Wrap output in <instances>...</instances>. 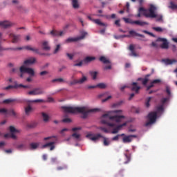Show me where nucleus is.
<instances>
[{
	"instance_id": "nucleus-9",
	"label": "nucleus",
	"mask_w": 177,
	"mask_h": 177,
	"mask_svg": "<svg viewBox=\"0 0 177 177\" xmlns=\"http://www.w3.org/2000/svg\"><path fill=\"white\" fill-rule=\"evenodd\" d=\"M20 72L21 73H28L29 75H30L31 76H34L35 75V72L33 71V69H32V68H26L24 66H21L20 67Z\"/></svg>"
},
{
	"instance_id": "nucleus-22",
	"label": "nucleus",
	"mask_w": 177,
	"mask_h": 177,
	"mask_svg": "<svg viewBox=\"0 0 177 177\" xmlns=\"http://www.w3.org/2000/svg\"><path fill=\"white\" fill-rule=\"evenodd\" d=\"M129 34L130 35V36H132V37L138 36V37H140V38H145V35L138 33L135 30L129 31Z\"/></svg>"
},
{
	"instance_id": "nucleus-49",
	"label": "nucleus",
	"mask_w": 177,
	"mask_h": 177,
	"mask_svg": "<svg viewBox=\"0 0 177 177\" xmlns=\"http://www.w3.org/2000/svg\"><path fill=\"white\" fill-rule=\"evenodd\" d=\"M130 57H139V55L136 53L135 50L131 51V53L129 54Z\"/></svg>"
},
{
	"instance_id": "nucleus-43",
	"label": "nucleus",
	"mask_w": 177,
	"mask_h": 177,
	"mask_svg": "<svg viewBox=\"0 0 177 177\" xmlns=\"http://www.w3.org/2000/svg\"><path fill=\"white\" fill-rule=\"evenodd\" d=\"M165 92L167 93L169 97L171 96V88L169 86H166Z\"/></svg>"
},
{
	"instance_id": "nucleus-34",
	"label": "nucleus",
	"mask_w": 177,
	"mask_h": 177,
	"mask_svg": "<svg viewBox=\"0 0 177 177\" xmlns=\"http://www.w3.org/2000/svg\"><path fill=\"white\" fill-rule=\"evenodd\" d=\"M41 115H42L44 121L46 122H48V120H49V119H50L49 115H48L47 113H44V112H43V113H41Z\"/></svg>"
},
{
	"instance_id": "nucleus-15",
	"label": "nucleus",
	"mask_w": 177,
	"mask_h": 177,
	"mask_svg": "<svg viewBox=\"0 0 177 177\" xmlns=\"http://www.w3.org/2000/svg\"><path fill=\"white\" fill-rule=\"evenodd\" d=\"M87 18L90 21L95 23L96 24H97L100 26H107V25L106 24H104V23L101 22L100 19H93L90 16H88Z\"/></svg>"
},
{
	"instance_id": "nucleus-25",
	"label": "nucleus",
	"mask_w": 177,
	"mask_h": 177,
	"mask_svg": "<svg viewBox=\"0 0 177 177\" xmlns=\"http://www.w3.org/2000/svg\"><path fill=\"white\" fill-rule=\"evenodd\" d=\"M40 145V142H32L29 145V147L31 150L37 149Z\"/></svg>"
},
{
	"instance_id": "nucleus-39",
	"label": "nucleus",
	"mask_w": 177,
	"mask_h": 177,
	"mask_svg": "<svg viewBox=\"0 0 177 177\" xmlns=\"http://www.w3.org/2000/svg\"><path fill=\"white\" fill-rule=\"evenodd\" d=\"M51 82H53V83H55V82L62 83V82H64V80L63 78H57V79H54V80H51Z\"/></svg>"
},
{
	"instance_id": "nucleus-13",
	"label": "nucleus",
	"mask_w": 177,
	"mask_h": 177,
	"mask_svg": "<svg viewBox=\"0 0 177 177\" xmlns=\"http://www.w3.org/2000/svg\"><path fill=\"white\" fill-rule=\"evenodd\" d=\"M34 112V108L30 105H28L25 107V114L26 116H30Z\"/></svg>"
},
{
	"instance_id": "nucleus-45",
	"label": "nucleus",
	"mask_w": 177,
	"mask_h": 177,
	"mask_svg": "<svg viewBox=\"0 0 177 177\" xmlns=\"http://www.w3.org/2000/svg\"><path fill=\"white\" fill-rule=\"evenodd\" d=\"M87 34L88 33L86 32H82V35L80 37H77L78 40L80 41L81 39H84V38H85V36H86Z\"/></svg>"
},
{
	"instance_id": "nucleus-53",
	"label": "nucleus",
	"mask_w": 177,
	"mask_h": 177,
	"mask_svg": "<svg viewBox=\"0 0 177 177\" xmlns=\"http://www.w3.org/2000/svg\"><path fill=\"white\" fill-rule=\"evenodd\" d=\"M28 94L29 95H37L36 91L35 90V88L29 92H28Z\"/></svg>"
},
{
	"instance_id": "nucleus-26",
	"label": "nucleus",
	"mask_w": 177,
	"mask_h": 177,
	"mask_svg": "<svg viewBox=\"0 0 177 177\" xmlns=\"http://www.w3.org/2000/svg\"><path fill=\"white\" fill-rule=\"evenodd\" d=\"M162 62H164L167 65L173 64L174 63L176 62V59H162Z\"/></svg>"
},
{
	"instance_id": "nucleus-33",
	"label": "nucleus",
	"mask_w": 177,
	"mask_h": 177,
	"mask_svg": "<svg viewBox=\"0 0 177 177\" xmlns=\"http://www.w3.org/2000/svg\"><path fill=\"white\" fill-rule=\"evenodd\" d=\"M4 138H12L14 140L17 139V136L15 134H14V133H11V134L7 133V134H4Z\"/></svg>"
},
{
	"instance_id": "nucleus-11",
	"label": "nucleus",
	"mask_w": 177,
	"mask_h": 177,
	"mask_svg": "<svg viewBox=\"0 0 177 177\" xmlns=\"http://www.w3.org/2000/svg\"><path fill=\"white\" fill-rule=\"evenodd\" d=\"M87 78L86 77L82 75V77L80 80H75L73 82H71V85H75V84H84V82H86Z\"/></svg>"
},
{
	"instance_id": "nucleus-3",
	"label": "nucleus",
	"mask_w": 177,
	"mask_h": 177,
	"mask_svg": "<svg viewBox=\"0 0 177 177\" xmlns=\"http://www.w3.org/2000/svg\"><path fill=\"white\" fill-rule=\"evenodd\" d=\"M86 138L90 139L92 141H96L99 138H102L104 139V145L107 147L111 144V142L109 138H106L105 137H103L102 134H95V136H93V134H87Z\"/></svg>"
},
{
	"instance_id": "nucleus-54",
	"label": "nucleus",
	"mask_w": 177,
	"mask_h": 177,
	"mask_svg": "<svg viewBox=\"0 0 177 177\" xmlns=\"http://www.w3.org/2000/svg\"><path fill=\"white\" fill-rule=\"evenodd\" d=\"M99 129H100L101 131H104V133H109V130H108L107 128H106V127H100Z\"/></svg>"
},
{
	"instance_id": "nucleus-28",
	"label": "nucleus",
	"mask_w": 177,
	"mask_h": 177,
	"mask_svg": "<svg viewBox=\"0 0 177 177\" xmlns=\"http://www.w3.org/2000/svg\"><path fill=\"white\" fill-rule=\"evenodd\" d=\"M72 6L74 9H79L80 3L78 0H72Z\"/></svg>"
},
{
	"instance_id": "nucleus-41",
	"label": "nucleus",
	"mask_w": 177,
	"mask_h": 177,
	"mask_svg": "<svg viewBox=\"0 0 177 177\" xmlns=\"http://www.w3.org/2000/svg\"><path fill=\"white\" fill-rule=\"evenodd\" d=\"M17 148L19 150H26V144H20V145H17Z\"/></svg>"
},
{
	"instance_id": "nucleus-52",
	"label": "nucleus",
	"mask_w": 177,
	"mask_h": 177,
	"mask_svg": "<svg viewBox=\"0 0 177 177\" xmlns=\"http://www.w3.org/2000/svg\"><path fill=\"white\" fill-rule=\"evenodd\" d=\"M119 131H120L119 129L116 127L113 128V130H112L111 133L112 134L118 133Z\"/></svg>"
},
{
	"instance_id": "nucleus-58",
	"label": "nucleus",
	"mask_w": 177,
	"mask_h": 177,
	"mask_svg": "<svg viewBox=\"0 0 177 177\" xmlns=\"http://www.w3.org/2000/svg\"><path fill=\"white\" fill-rule=\"evenodd\" d=\"M66 56L69 58L70 60H73V57H74V55L73 54H71L67 53H66Z\"/></svg>"
},
{
	"instance_id": "nucleus-60",
	"label": "nucleus",
	"mask_w": 177,
	"mask_h": 177,
	"mask_svg": "<svg viewBox=\"0 0 177 177\" xmlns=\"http://www.w3.org/2000/svg\"><path fill=\"white\" fill-rule=\"evenodd\" d=\"M149 82L148 78H145V79L142 80V84H143L144 86H145V85L147 84V82Z\"/></svg>"
},
{
	"instance_id": "nucleus-17",
	"label": "nucleus",
	"mask_w": 177,
	"mask_h": 177,
	"mask_svg": "<svg viewBox=\"0 0 177 177\" xmlns=\"http://www.w3.org/2000/svg\"><path fill=\"white\" fill-rule=\"evenodd\" d=\"M42 49L45 51H50V46L49 45L48 41H44L42 42Z\"/></svg>"
},
{
	"instance_id": "nucleus-32",
	"label": "nucleus",
	"mask_w": 177,
	"mask_h": 177,
	"mask_svg": "<svg viewBox=\"0 0 177 177\" xmlns=\"http://www.w3.org/2000/svg\"><path fill=\"white\" fill-rule=\"evenodd\" d=\"M77 41H79L78 37L76 38H73V37H69L66 40V42H67L68 44L71 43V42H77Z\"/></svg>"
},
{
	"instance_id": "nucleus-56",
	"label": "nucleus",
	"mask_w": 177,
	"mask_h": 177,
	"mask_svg": "<svg viewBox=\"0 0 177 177\" xmlns=\"http://www.w3.org/2000/svg\"><path fill=\"white\" fill-rule=\"evenodd\" d=\"M129 11H130V3L127 2L126 3V12H129Z\"/></svg>"
},
{
	"instance_id": "nucleus-63",
	"label": "nucleus",
	"mask_w": 177,
	"mask_h": 177,
	"mask_svg": "<svg viewBox=\"0 0 177 177\" xmlns=\"http://www.w3.org/2000/svg\"><path fill=\"white\" fill-rule=\"evenodd\" d=\"M47 74H48V71H43L42 72L40 73V75H41V76L46 75H47Z\"/></svg>"
},
{
	"instance_id": "nucleus-20",
	"label": "nucleus",
	"mask_w": 177,
	"mask_h": 177,
	"mask_svg": "<svg viewBox=\"0 0 177 177\" xmlns=\"http://www.w3.org/2000/svg\"><path fill=\"white\" fill-rule=\"evenodd\" d=\"M36 62V59L35 57H30L28 59H26L24 62V64L26 65V66H28V65H31V64H35V62Z\"/></svg>"
},
{
	"instance_id": "nucleus-5",
	"label": "nucleus",
	"mask_w": 177,
	"mask_h": 177,
	"mask_svg": "<svg viewBox=\"0 0 177 177\" xmlns=\"http://www.w3.org/2000/svg\"><path fill=\"white\" fill-rule=\"evenodd\" d=\"M0 113L3 114L6 116H13L15 118H17L18 115V113L12 109L8 110L6 108L0 109Z\"/></svg>"
},
{
	"instance_id": "nucleus-18",
	"label": "nucleus",
	"mask_w": 177,
	"mask_h": 177,
	"mask_svg": "<svg viewBox=\"0 0 177 177\" xmlns=\"http://www.w3.org/2000/svg\"><path fill=\"white\" fill-rule=\"evenodd\" d=\"M55 142H51L46 143V145L42 146V148L44 149V148H46V147H50V151H53L55 148Z\"/></svg>"
},
{
	"instance_id": "nucleus-44",
	"label": "nucleus",
	"mask_w": 177,
	"mask_h": 177,
	"mask_svg": "<svg viewBox=\"0 0 177 177\" xmlns=\"http://www.w3.org/2000/svg\"><path fill=\"white\" fill-rule=\"evenodd\" d=\"M127 124V122H123L122 124H120L119 125H117L116 127H118V129L120 131L122 130V127H126Z\"/></svg>"
},
{
	"instance_id": "nucleus-48",
	"label": "nucleus",
	"mask_w": 177,
	"mask_h": 177,
	"mask_svg": "<svg viewBox=\"0 0 177 177\" xmlns=\"http://www.w3.org/2000/svg\"><path fill=\"white\" fill-rule=\"evenodd\" d=\"M73 138H74L75 139L79 140L80 138V134H77V133H73V134H72L71 136Z\"/></svg>"
},
{
	"instance_id": "nucleus-59",
	"label": "nucleus",
	"mask_w": 177,
	"mask_h": 177,
	"mask_svg": "<svg viewBox=\"0 0 177 177\" xmlns=\"http://www.w3.org/2000/svg\"><path fill=\"white\" fill-rule=\"evenodd\" d=\"M120 136L119 134H117L116 136L112 138V141H118Z\"/></svg>"
},
{
	"instance_id": "nucleus-61",
	"label": "nucleus",
	"mask_w": 177,
	"mask_h": 177,
	"mask_svg": "<svg viewBox=\"0 0 177 177\" xmlns=\"http://www.w3.org/2000/svg\"><path fill=\"white\" fill-rule=\"evenodd\" d=\"M142 32L145 33V34L149 35H151L152 37H155V35L153 33H151L150 32H148L147 30H142Z\"/></svg>"
},
{
	"instance_id": "nucleus-6",
	"label": "nucleus",
	"mask_w": 177,
	"mask_h": 177,
	"mask_svg": "<svg viewBox=\"0 0 177 177\" xmlns=\"http://www.w3.org/2000/svg\"><path fill=\"white\" fill-rule=\"evenodd\" d=\"M122 19L124 20V21L126 24H136V25H138V26H145V25H148L149 24L146 21H133L131 19H128V18H123Z\"/></svg>"
},
{
	"instance_id": "nucleus-38",
	"label": "nucleus",
	"mask_w": 177,
	"mask_h": 177,
	"mask_svg": "<svg viewBox=\"0 0 177 177\" xmlns=\"http://www.w3.org/2000/svg\"><path fill=\"white\" fill-rule=\"evenodd\" d=\"M97 88H100L101 89H104L107 87L106 84L104 83H100L96 85Z\"/></svg>"
},
{
	"instance_id": "nucleus-64",
	"label": "nucleus",
	"mask_w": 177,
	"mask_h": 177,
	"mask_svg": "<svg viewBox=\"0 0 177 177\" xmlns=\"http://www.w3.org/2000/svg\"><path fill=\"white\" fill-rule=\"evenodd\" d=\"M151 82H153V84H159L161 82L160 80H154L153 81H152Z\"/></svg>"
},
{
	"instance_id": "nucleus-16",
	"label": "nucleus",
	"mask_w": 177,
	"mask_h": 177,
	"mask_svg": "<svg viewBox=\"0 0 177 177\" xmlns=\"http://www.w3.org/2000/svg\"><path fill=\"white\" fill-rule=\"evenodd\" d=\"M131 86H132L131 91H135L136 93H138L141 87L138 85V83L137 82H133Z\"/></svg>"
},
{
	"instance_id": "nucleus-4",
	"label": "nucleus",
	"mask_w": 177,
	"mask_h": 177,
	"mask_svg": "<svg viewBox=\"0 0 177 177\" xmlns=\"http://www.w3.org/2000/svg\"><path fill=\"white\" fill-rule=\"evenodd\" d=\"M157 115H158V113L156 111L150 112L147 115L149 121L146 122L145 126L148 127L151 124H153L154 122H156L157 119Z\"/></svg>"
},
{
	"instance_id": "nucleus-29",
	"label": "nucleus",
	"mask_w": 177,
	"mask_h": 177,
	"mask_svg": "<svg viewBox=\"0 0 177 177\" xmlns=\"http://www.w3.org/2000/svg\"><path fill=\"white\" fill-rule=\"evenodd\" d=\"M34 89L37 95H42L45 93L44 91L41 88H35Z\"/></svg>"
},
{
	"instance_id": "nucleus-57",
	"label": "nucleus",
	"mask_w": 177,
	"mask_h": 177,
	"mask_svg": "<svg viewBox=\"0 0 177 177\" xmlns=\"http://www.w3.org/2000/svg\"><path fill=\"white\" fill-rule=\"evenodd\" d=\"M153 29L156 30V32H162L163 30L160 27H153Z\"/></svg>"
},
{
	"instance_id": "nucleus-35",
	"label": "nucleus",
	"mask_w": 177,
	"mask_h": 177,
	"mask_svg": "<svg viewBox=\"0 0 177 177\" xmlns=\"http://www.w3.org/2000/svg\"><path fill=\"white\" fill-rule=\"evenodd\" d=\"M16 100L15 99H6L3 101V103L4 104H10V103H13V102H15Z\"/></svg>"
},
{
	"instance_id": "nucleus-47",
	"label": "nucleus",
	"mask_w": 177,
	"mask_h": 177,
	"mask_svg": "<svg viewBox=\"0 0 177 177\" xmlns=\"http://www.w3.org/2000/svg\"><path fill=\"white\" fill-rule=\"evenodd\" d=\"M171 5L169 6V8L172 9V10H175L177 9V5L175 4L174 2H171L170 3Z\"/></svg>"
},
{
	"instance_id": "nucleus-1",
	"label": "nucleus",
	"mask_w": 177,
	"mask_h": 177,
	"mask_svg": "<svg viewBox=\"0 0 177 177\" xmlns=\"http://www.w3.org/2000/svg\"><path fill=\"white\" fill-rule=\"evenodd\" d=\"M61 109L66 113H72V114L81 113L82 114L81 118L83 119H86L87 116L88 115V113H94L97 111V109H93L88 110L85 106L75 107V106H61Z\"/></svg>"
},
{
	"instance_id": "nucleus-10",
	"label": "nucleus",
	"mask_w": 177,
	"mask_h": 177,
	"mask_svg": "<svg viewBox=\"0 0 177 177\" xmlns=\"http://www.w3.org/2000/svg\"><path fill=\"white\" fill-rule=\"evenodd\" d=\"M137 136L135 134H131L130 136H126L122 138V142L124 143H129L132 142V138H137Z\"/></svg>"
},
{
	"instance_id": "nucleus-27",
	"label": "nucleus",
	"mask_w": 177,
	"mask_h": 177,
	"mask_svg": "<svg viewBox=\"0 0 177 177\" xmlns=\"http://www.w3.org/2000/svg\"><path fill=\"white\" fill-rule=\"evenodd\" d=\"M100 61L104 64H111L110 60L106 59V57H104V56H101L100 57Z\"/></svg>"
},
{
	"instance_id": "nucleus-23",
	"label": "nucleus",
	"mask_w": 177,
	"mask_h": 177,
	"mask_svg": "<svg viewBox=\"0 0 177 177\" xmlns=\"http://www.w3.org/2000/svg\"><path fill=\"white\" fill-rule=\"evenodd\" d=\"M23 49L32 51V48L30 47V46H25L24 48L19 47V48H10L11 50H21Z\"/></svg>"
},
{
	"instance_id": "nucleus-12",
	"label": "nucleus",
	"mask_w": 177,
	"mask_h": 177,
	"mask_svg": "<svg viewBox=\"0 0 177 177\" xmlns=\"http://www.w3.org/2000/svg\"><path fill=\"white\" fill-rule=\"evenodd\" d=\"M157 41H158V42H163V44L161 45V48L162 49H168L169 48V44L166 39L159 37L157 39Z\"/></svg>"
},
{
	"instance_id": "nucleus-7",
	"label": "nucleus",
	"mask_w": 177,
	"mask_h": 177,
	"mask_svg": "<svg viewBox=\"0 0 177 177\" xmlns=\"http://www.w3.org/2000/svg\"><path fill=\"white\" fill-rule=\"evenodd\" d=\"M156 7L153 5H151V7L149 10V14H147V11H145V17L147 18H156L157 15L155 14Z\"/></svg>"
},
{
	"instance_id": "nucleus-21",
	"label": "nucleus",
	"mask_w": 177,
	"mask_h": 177,
	"mask_svg": "<svg viewBox=\"0 0 177 177\" xmlns=\"http://www.w3.org/2000/svg\"><path fill=\"white\" fill-rule=\"evenodd\" d=\"M145 12H148V10H146V8H143V7H140V8L138 9V13L136 17L140 18L141 17V15H143L145 16Z\"/></svg>"
},
{
	"instance_id": "nucleus-31",
	"label": "nucleus",
	"mask_w": 177,
	"mask_h": 177,
	"mask_svg": "<svg viewBox=\"0 0 177 177\" xmlns=\"http://www.w3.org/2000/svg\"><path fill=\"white\" fill-rule=\"evenodd\" d=\"M28 103H46V101L44 100H28Z\"/></svg>"
},
{
	"instance_id": "nucleus-40",
	"label": "nucleus",
	"mask_w": 177,
	"mask_h": 177,
	"mask_svg": "<svg viewBox=\"0 0 177 177\" xmlns=\"http://www.w3.org/2000/svg\"><path fill=\"white\" fill-rule=\"evenodd\" d=\"M9 130L11 133L19 132L18 130H17V129L14 126H10Z\"/></svg>"
},
{
	"instance_id": "nucleus-55",
	"label": "nucleus",
	"mask_w": 177,
	"mask_h": 177,
	"mask_svg": "<svg viewBox=\"0 0 177 177\" xmlns=\"http://www.w3.org/2000/svg\"><path fill=\"white\" fill-rule=\"evenodd\" d=\"M62 122H63L64 123H70V122H71V118H64V119L62 120Z\"/></svg>"
},
{
	"instance_id": "nucleus-62",
	"label": "nucleus",
	"mask_w": 177,
	"mask_h": 177,
	"mask_svg": "<svg viewBox=\"0 0 177 177\" xmlns=\"http://www.w3.org/2000/svg\"><path fill=\"white\" fill-rule=\"evenodd\" d=\"M154 86V84L151 82L150 85L147 87V91H149L150 88Z\"/></svg>"
},
{
	"instance_id": "nucleus-42",
	"label": "nucleus",
	"mask_w": 177,
	"mask_h": 177,
	"mask_svg": "<svg viewBox=\"0 0 177 177\" xmlns=\"http://www.w3.org/2000/svg\"><path fill=\"white\" fill-rule=\"evenodd\" d=\"M151 98H152L151 97H149L147 98L146 102H145V106L147 108H149V106H150L149 102H151Z\"/></svg>"
},
{
	"instance_id": "nucleus-19",
	"label": "nucleus",
	"mask_w": 177,
	"mask_h": 177,
	"mask_svg": "<svg viewBox=\"0 0 177 177\" xmlns=\"http://www.w3.org/2000/svg\"><path fill=\"white\" fill-rule=\"evenodd\" d=\"M50 35H51L53 37L62 36L64 35V32L53 30L51 32H50Z\"/></svg>"
},
{
	"instance_id": "nucleus-46",
	"label": "nucleus",
	"mask_w": 177,
	"mask_h": 177,
	"mask_svg": "<svg viewBox=\"0 0 177 177\" xmlns=\"http://www.w3.org/2000/svg\"><path fill=\"white\" fill-rule=\"evenodd\" d=\"M169 98H170V97H163V98H162V100H161V103H162V105H163V104H165V103L166 102H168V100H169Z\"/></svg>"
},
{
	"instance_id": "nucleus-30",
	"label": "nucleus",
	"mask_w": 177,
	"mask_h": 177,
	"mask_svg": "<svg viewBox=\"0 0 177 177\" xmlns=\"http://www.w3.org/2000/svg\"><path fill=\"white\" fill-rule=\"evenodd\" d=\"M94 60H95V57L87 56L84 59V62H86V63H88V62H91L94 61Z\"/></svg>"
},
{
	"instance_id": "nucleus-51",
	"label": "nucleus",
	"mask_w": 177,
	"mask_h": 177,
	"mask_svg": "<svg viewBox=\"0 0 177 177\" xmlns=\"http://www.w3.org/2000/svg\"><path fill=\"white\" fill-rule=\"evenodd\" d=\"M124 156L127 158V161L124 162V164H128V162H130L131 161V156L127 154H124Z\"/></svg>"
},
{
	"instance_id": "nucleus-14",
	"label": "nucleus",
	"mask_w": 177,
	"mask_h": 177,
	"mask_svg": "<svg viewBox=\"0 0 177 177\" xmlns=\"http://www.w3.org/2000/svg\"><path fill=\"white\" fill-rule=\"evenodd\" d=\"M9 37L12 38V44H16L17 42H19V41L20 39V35H16L12 34V33L9 35Z\"/></svg>"
},
{
	"instance_id": "nucleus-50",
	"label": "nucleus",
	"mask_w": 177,
	"mask_h": 177,
	"mask_svg": "<svg viewBox=\"0 0 177 177\" xmlns=\"http://www.w3.org/2000/svg\"><path fill=\"white\" fill-rule=\"evenodd\" d=\"M163 111H164V106L163 105H160V106L157 107V112L158 113L162 112Z\"/></svg>"
},
{
	"instance_id": "nucleus-8",
	"label": "nucleus",
	"mask_w": 177,
	"mask_h": 177,
	"mask_svg": "<svg viewBox=\"0 0 177 177\" xmlns=\"http://www.w3.org/2000/svg\"><path fill=\"white\" fill-rule=\"evenodd\" d=\"M30 88V86L28 85H23V84H18L17 82H15V85H9L7 87L3 88L4 90H9L12 88Z\"/></svg>"
},
{
	"instance_id": "nucleus-36",
	"label": "nucleus",
	"mask_w": 177,
	"mask_h": 177,
	"mask_svg": "<svg viewBox=\"0 0 177 177\" xmlns=\"http://www.w3.org/2000/svg\"><path fill=\"white\" fill-rule=\"evenodd\" d=\"M90 75H91V76L92 77V79H93V80H96V78H97V72L91 71L90 72Z\"/></svg>"
},
{
	"instance_id": "nucleus-24",
	"label": "nucleus",
	"mask_w": 177,
	"mask_h": 177,
	"mask_svg": "<svg viewBox=\"0 0 177 177\" xmlns=\"http://www.w3.org/2000/svg\"><path fill=\"white\" fill-rule=\"evenodd\" d=\"M0 26L4 28H8L12 26V24L9 21H1L0 22Z\"/></svg>"
},
{
	"instance_id": "nucleus-37",
	"label": "nucleus",
	"mask_w": 177,
	"mask_h": 177,
	"mask_svg": "<svg viewBox=\"0 0 177 177\" xmlns=\"http://www.w3.org/2000/svg\"><path fill=\"white\" fill-rule=\"evenodd\" d=\"M60 49H61V45L60 44L56 45L55 49H54L53 54L54 55L57 54L60 51Z\"/></svg>"
},
{
	"instance_id": "nucleus-2",
	"label": "nucleus",
	"mask_w": 177,
	"mask_h": 177,
	"mask_svg": "<svg viewBox=\"0 0 177 177\" xmlns=\"http://www.w3.org/2000/svg\"><path fill=\"white\" fill-rule=\"evenodd\" d=\"M124 119V115H111V112H109L108 113L102 115V119L101 120V122L102 124H106L109 127H115V124L113 122L120 123L123 122V120Z\"/></svg>"
}]
</instances>
